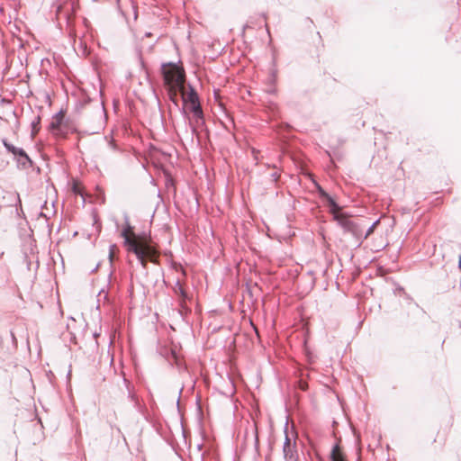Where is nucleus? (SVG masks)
<instances>
[{
    "instance_id": "1",
    "label": "nucleus",
    "mask_w": 461,
    "mask_h": 461,
    "mask_svg": "<svg viewBox=\"0 0 461 461\" xmlns=\"http://www.w3.org/2000/svg\"><path fill=\"white\" fill-rule=\"evenodd\" d=\"M125 226L122 230V237L123 238V245L128 252L133 253L141 266L146 267L147 261L155 262L158 257L157 250L149 244L146 236L136 235L132 231V227L129 222V218L125 214Z\"/></svg>"
},
{
    "instance_id": "2",
    "label": "nucleus",
    "mask_w": 461,
    "mask_h": 461,
    "mask_svg": "<svg viewBox=\"0 0 461 461\" xmlns=\"http://www.w3.org/2000/svg\"><path fill=\"white\" fill-rule=\"evenodd\" d=\"M320 194L322 197L326 198L330 206V211L334 213V217L338 223L344 229L345 231L350 232L357 241L363 240L362 228L359 222L352 221L348 217L339 212V207L337 203L330 197L321 186H318Z\"/></svg>"
},
{
    "instance_id": "3",
    "label": "nucleus",
    "mask_w": 461,
    "mask_h": 461,
    "mask_svg": "<svg viewBox=\"0 0 461 461\" xmlns=\"http://www.w3.org/2000/svg\"><path fill=\"white\" fill-rule=\"evenodd\" d=\"M162 74L165 81L168 85H180L185 78L184 71L172 63L163 64Z\"/></svg>"
},
{
    "instance_id": "4",
    "label": "nucleus",
    "mask_w": 461,
    "mask_h": 461,
    "mask_svg": "<svg viewBox=\"0 0 461 461\" xmlns=\"http://www.w3.org/2000/svg\"><path fill=\"white\" fill-rule=\"evenodd\" d=\"M286 432V429H285ZM283 455L285 461H297L298 454L296 451V444L295 442L292 443L291 438L285 433V438L283 446Z\"/></svg>"
},
{
    "instance_id": "5",
    "label": "nucleus",
    "mask_w": 461,
    "mask_h": 461,
    "mask_svg": "<svg viewBox=\"0 0 461 461\" xmlns=\"http://www.w3.org/2000/svg\"><path fill=\"white\" fill-rule=\"evenodd\" d=\"M189 100L192 104V111L194 116H196L197 118H202L203 112L200 104L198 103L197 95L194 91H192L191 94L189 95Z\"/></svg>"
},
{
    "instance_id": "6",
    "label": "nucleus",
    "mask_w": 461,
    "mask_h": 461,
    "mask_svg": "<svg viewBox=\"0 0 461 461\" xmlns=\"http://www.w3.org/2000/svg\"><path fill=\"white\" fill-rule=\"evenodd\" d=\"M34 427H35V432H34V444L37 442H40L44 438V433L42 431V423H41V420L40 419L37 420V422L34 424Z\"/></svg>"
},
{
    "instance_id": "7",
    "label": "nucleus",
    "mask_w": 461,
    "mask_h": 461,
    "mask_svg": "<svg viewBox=\"0 0 461 461\" xmlns=\"http://www.w3.org/2000/svg\"><path fill=\"white\" fill-rule=\"evenodd\" d=\"M330 458L332 461H345V456L341 452L339 445H335L332 448Z\"/></svg>"
},
{
    "instance_id": "8",
    "label": "nucleus",
    "mask_w": 461,
    "mask_h": 461,
    "mask_svg": "<svg viewBox=\"0 0 461 461\" xmlns=\"http://www.w3.org/2000/svg\"><path fill=\"white\" fill-rule=\"evenodd\" d=\"M4 145L13 154L20 155V156H22V157H23L25 158H28L27 154L23 149L15 148L14 145H11V144L7 143L5 140H4Z\"/></svg>"
},
{
    "instance_id": "9",
    "label": "nucleus",
    "mask_w": 461,
    "mask_h": 461,
    "mask_svg": "<svg viewBox=\"0 0 461 461\" xmlns=\"http://www.w3.org/2000/svg\"><path fill=\"white\" fill-rule=\"evenodd\" d=\"M173 289L176 294L181 296L183 299L186 298V293L179 281H176Z\"/></svg>"
},
{
    "instance_id": "10",
    "label": "nucleus",
    "mask_w": 461,
    "mask_h": 461,
    "mask_svg": "<svg viewBox=\"0 0 461 461\" xmlns=\"http://www.w3.org/2000/svg\"><path fill=\"white\" fill-rule=\"evenodd\" d=\"M378 222H379L378 220L374 221L373 224L366 230V231L365 233L362 231L363 240H366L369 235H371L373 233L374 230Z\"/></svg>"
},
{
    "instance_id": "11",
    "label": "nucleus",
    "mask_w": 461,
    "mask_h": 461,
    "mask_svg": "<svg viewBox=\"0 0 461 461\" xmlns=\"http://www.w3.org/2000/svg\"><path fill=\"white\" fill-rule=\"evenodd\" d=\"M42 95H43L45 104L50 105V98L49 95L44 93Z\"/></svg>"
},
{
    "instance_id": "12",
    "label": "nucleus",
    "mask_w": 461,
    "mask_h": 461,
    "mask_svg": "<svg viewBox=\"0 0 461 461\" xmlns=\"http://www.w3.org/2000/svg\"><path fill=\"white\" fill-rule=\"evenodd\" d=\"M102 295H104V298L105 299V298H106V296H107V293H106L104 290H101V291L99 292L98 296H99V297H101Z\"/></svg>"
},
{
    "instance_id": "13",
    "label": "nucleus",
    "mask_w": 461,
    "mask_h": 461,
    "mask_svg": "<svg viewBox=\"0 0 461 461\" xmlns=\"http://www.w3.org/2000/svg\"><path fill=\"white\" fill-rule=\"evenodd\" d=\"M31 128H32V131H32V134H33L34 130H35V128H36V123H35V122H34V121H33L32 122H31Z\"/></svg>"
},
{
    "instance_id": "14",
    "label": "nucleus",
    "mask_w": 461,
    "mask_h": 461,
    "mask_svg": "<svg viewBox=\"0 0 461 461\" xmlns=\"http://www.w3.org/2000/svg\"><path fill=\"white\" fill-rule=\"evenodd\" d=\"M109 258H110V259H112V258H113V251L112 250L110 251Z\"/></svg>"
},
{
    "instance_id": "15",
    "label": "nucleus",
    "mask_w": 461,
    "mask_h": 461,
    "mask_svg": "<svg viewBox=\"0 0 461 461\" xmlns=\"http://www.w3.org/2000/svg\"><path fill=\"white\" fill-rule=\"evenodd\" d=\"M73 189H74V191H75L76 193H77V187H76V186H74V187H73Z\"/></svg>"
},
{
    "instance_id": "16",
    "label": "nucleus",
    "mask_w": 461,
    "mask_h": 461,
    "mask_svg": "<svg viewBox=\"0 0 461 461\" xmlns=\"http://www.w3.org/2000/svg\"><path fill=\"white\" fill-rule=\"evenodd\" d=\"M459 267H461V258H460V260H459Z\"/></svg>"
}]
</instances>
